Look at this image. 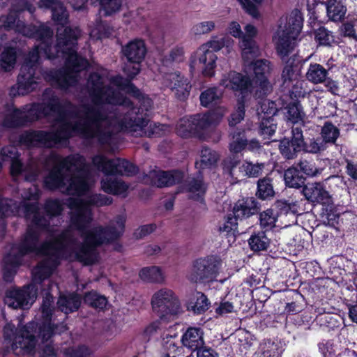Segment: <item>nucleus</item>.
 <instances>
[{"label": "nucleus", "mask_w": 357, "mask_h": 357, "mask_svg": "<svg viewBox=\"0 0 357 357\" xmlns=\"http://www.w3.org/2000/svg\"><path fill=\"white\" fill-rule=\"evenodd\" d=\"M315 38L320 45L326 46L331 45L335 41L332 32L324 27L319 28L317 31Z\"/></svg>", "instance_id": "nucleus-49"}, {"label": "nucleus", "mask_w": 357, "mask_h": 357, "mask_svg": "<svg viewBox=\"0 0 357 357\" xmlns=\"http://www.w3.org/2000/svg\"><path fill=\"white\" fill-rule=\"evenodd\" d=\"M259 55H256L248 59H243V70L248 75L252 73L253 86L259 87V93L265 94L270 89L268 76L271 73V63L264 59H257Z\"/></svg>", "instance_id": "nucleus-8"}, {"label": "nucleus", "mask_w": 357, "mask_h": 357, "mask_svg": "<svg viewBox=\"0 0 357 357\" xmlns=\"http://www.w3.org/2000/svg\"><path fill=\"white\" fill-rule=\"evenodd\" d=\"M183 49L181 47H178L172 51L170 56L172 60L176 61H181L183 59Z\"/></svg>", "instance_id": "nucleus-60"}, {"label": "nucleus", "mask_w": 357, "mask_h": 357, "mask_svg": "<svg viewBox=\"0 0 357 357\" xmlns=\"http://www.w3.org/2000/svg\"><path fill=\"white\" fill-rule=\"evenodd\" d=\"M80 304L81 297L74 293L61 295L57 302L58 307L65 314L77 310Z\"/></svg>", "instance_id": "nucleus-27"}, {"label": "nucleus", "mask_w": 357, "mask_h": 357, "mask_svg": "<svg viewBox=\"0 0 357 357\" xmlns=\"http://www.w3.org/2000/svg\"><path fill=\"white\" fill-rule=\"evenodd\" d=\"M111 35L109 28L102 22H98L96 27L92 29L90 32V38L93 40L102 39Z\"/></svg>", "instance_id": "nucleus-48"}, {"label": "nucleus", "mask_w": 357, "mask_h": 357, "mask_svg": "<svg viewBox=\"0 0 357 357\" xmlns=\"http://www.w3.org/2000/svg\"><path fill=\"white\" fill-rule=\"evenodd\" d=\"M94 1L99 2L105 15H111L115 13L119 10L121 6V0H94Z\"/></svg>", "instance_id": "nucleus-46"}, {"label": "nucleus", "mask_w": 357, "mask_h": 357, "mask_svg": "<svg viewBox=\"0 0 357 357\" xmlns=\"http://www.w3.org/2000/svg\"><path fill=\"white\" fill-rule=\"evenodd\" d=\"M278 218V213L277 211L268 208L260 213L259 220L261 228L265 230H271L276 226V222Z\"/></svg>", "instance_id": "nucleus-37"}, {"label": "nucleus", "mask_w": 357, "mask_h": 357, "mask_svg": "<svg viewBox=\"0 0 357 357\" xmlns=\"http://www.w3.org/2000/svg\"><path fill=\"white\" fill-rule=\"evenodd\" d=\"M64 357H93L90 350L84 347L69 348L66 350Z\"/></svg>", "instance_id": "nucleus-52"}, {"label": "nucleus", "mask_w": 357, "mask_h": 357, "mask_svg": "<svg viewBox=\"0 0 357 357\" xmlns=\"http://www.w3.org/2000/svg\"><path fill=\"white\" fill-rule=\"evenodd\" d=\"M261 119L259 126V134L264 138L268 137L274 134L276 130V123L273 118H265L259 116Z\"/></svg>", "instance_id": "nucleus-43"}, {"label": "nucleus", "mask_w": 357, "mask_h": 357, "mask_svg": "<svg viewBox=\"0 0 357 357\" xmlns=\"http://www.w3.org/2000/svg\"><path fill=\"white\" fill-rule=\"evenodd\" d=\"M148 178L150 179V184L161 188L179 182L183 178V174L178 171L162 172L155 169L149 172Z\"/></svg>", "instance_id": "nucleus-19"}, {"label": "nucleus", "mask_w": 357, "mask_h": 357, "mask_svg": "<svg viewBox=\"0 0 357 357\" xmlns=\"http://www.w3.org/2000/svg\"><path fill=\"white\" fill-rule=\"evenodd\" d=\"M257 211V202L252 198L238 200L233 208L234 218L237 220L248 218Z\"/></svg>", "instance_id": "nucleus-25"}, {"label": "nucleus", "mask_w": 357, "mask_h": 357, "mask_svg": "<svg viewBox=\"0 0 357 357\" xmlns=\"http://www.w3.org/2000/svg\"><path fill=\"white\" fill-rule=\"evenodd\" d=\"M218 158L215 151L204 147L201 150L200 158L196 161L195 165L198 169L211 168L215 165Z\"/></svg>", "instance_id": "nucleus-31"}, {"label": "nucleus", "mask_w": 357, "mask_h": 357, "mask_svg": "<svg viewBox=\"0 0 357 357\" xmlns=\"http://www.w3.org/2000/svg\"><path fill=\"white\" fill-rule=\"evenodd\" d=\"M222 92L216 87H211L204 91L200 95V102L202 106L208 107L215 104L222 97Z\"/></svg>", "instance_id": "nucleus-39"}, {"label": "nucleus", "mask_w": 357, "mask_h": 357, "mask_svg": "<svg viewBox=\"0 0 357 357\" xmlns=\"http://www.w3.org/2000/svg\"><path fill=\"white\" fill-rule=\"evenodd\" d=\"M303 192L305 198L312 202L324 204L331 202V196L328 192L321 183H308L303 188Z\"/></svg>", "instance_id": "nucleus-21"}, {"label": "nucleus", "mask_w": 357, "mask_h": 357, "mask_svg": "<svg viewBox=\"0 0 357 357\" xmlns=\"http://www.w3.org/2000/svg\"><path fill=\"white\" fill-rule=\"evenodd\" d=\"M46 163L47 166L53 165V168L45 178V186L77 197L70 198L67 203L71 211L70 227L60 232L50 226L54 217L62 210L57 200L47 201L46 215L40 216L38 206L40 191L36 185L23 190L20 204L0 194V218L24 217L40 234L47 233L48 241L63 252L66 259L91 264L98 259V245L109 243L123 234L125 217H116L105 229L92 224V206L109 205L112 199L91 193L96 180L91 167L82 156L73 155L61 158L52 153Z\"/></svg>", "instance_id": "nucleus-2"}, {"label": "nucleus", "mask_w": 357, "mask_h": 357, "mask_svg": "<svg viewBox=\"0 0 357 357\" xmlns=\"http://www.w3.org/2000/svg\"><path fill=\"white\" fill-rule=\"evenodd\" d=\"M349 317L353 322L357 324V304L349 305Z\"/></svg>", "instance_id": "nucleus-63"}, {"label": "nucleus", "mask_w": 357, "mask_h": 357, "mask_svg": "<svg viewBox=\"0 0 357 357\" xmlns=\"http://www.w3.org/2000/svg\"><path fill=\"white\" fill-rule=\"evenodd\" d=\"M299 167L301 171L303 172L307 176H313L317 175L318 173V169L312 162L307 161H303L300 162Z\"/></svg>", "instance_id": "nucleus-55"}, {"label": "nucleus", "mask_w": 357, "mask_h": 357, "mask_svg": "<svg viewBox=\"0 0 357 357\" xmlns=\"http://www.w3.org/2000/svg\"><path fill=\"white\" fill-rule=\"evenodd\" d=\"M53 297L46 292L43 297L40 314L35 320L24 326L15 328L6 322L3 328V343L17 356H34L38 351L40 357H54L55 349L50 341L56 333L66 330V326L56 325L52 320Z\"/></svg>", "instance_id": "nucleus-5"}, {"label": "nucleus", "mask_w": 357, "mask_h": 357, "mask_svg": "<svg viewBox=\"0 0 357 357\" xmlns=\"http://www.w3.org/2000/svg\"><path fill=\"white\" fill-rule=\"evenodd\" d=\"M248 100H237V105L234 112L229 119L230 127L235 126L239 123L245 116V104Z\"/></svg>", "instance_id": "nucleus-44"}, {"label": "nucleus", "mask_w": 357, "mask_h": 357, "mask_svg": "<svg viewBox=\"0 0 357 357\" xmlns=\"http://www.w3.org/2000/svg\"><path fill=\"white\" fill-rule=\"evenodd\" d=\"M155 229V225H144L138 228L135 232V236L136 238H142L147 234L153 232Z\"/></svg>", "instance_id": "nucleus-58"}, {"label": "nucleus", "mask_w": 357, "mask_h": 357, "mask_svg": "<svg viewBox=\"0 0 357 357\" xmlns=\"http://www.w3.org/2000/svg\"><path fill=\"white\" fill-rule=\"evenodd\" d=\"M286 117L293 123H303L305 121V114L298 102H294L287 106Z\"/></svg>", "instance_id": "nucleus-36"}, {"label": "nucleus", "mask_w": 357, "mask_h": 357, "mask_svg": "<svg viewBox=\"0 0 357 357\" xmlns=\"http://www.w3.org/2000/svg\"><path fill=\"white\" fill-rule=\"evenodd\" d=\"M234 307L233 304L229 301H225L220 303L216 307L215 312L220 315H225L234 312Z\"/></svg>", "instance_id": "nucleus-57"}, {"label": "nucleus", "mask_w": 357, "mask_h": 357, "mask_svg": "<svg viewBox=\"0 0 357 357\" xmlns=\"http://www.w3.org/2000/svg\"><path fill=\"white\" fill-rule=\"evenodd\" d=\"M326 12L331 20L340 22L343 20L347 8L340 0H328L326 3Z\"/></svg>", "instance_id": "nucleus-30"}, {"label": "nucleus", "mask_w": 357, "mask_h": 357, "mask_svg": "<svg viewBox=\"0 0 357 357\" xmlns=\"http://www.w3.org/2000/svg\"><path fill=\"white\" fill-rule=\"evenodd\" d=\"M153 312L160 317L167 314H175L180 307L179 301L174 291L167 288H162L155 291L151 301Z\"/></svg>", "instance_id": "nucleus-11"}, {"label": "nucleus", "mask_w": 357, "mask_h": 357, "mask_svg": "<svg viewBox=\"0 0 357 357\" xmlns=\"http://www.w3.org/2000/svg\"><path fill=\"white\" fill-rule=\"evenodd\" d=\"M40 8H51L52 18L61 25L57 30L56 45H50L53 31L47 25L40 24L26 26L19 20L17 21V13L27 10L30 13L34 11V6L26 0H19L16 2L8 16L0 17V30L14 29L23 36L36 38L41 41L40 44L31 52L24 63L17 77V82L9 91L10 97L24 96L36 90L40 82V70L38 62L43 57L52 59L61 57L65 60L66 68L59 72H50L45 79L61 89H66L79 82L80 74L87 66L86 59L79 56L76 52V44L80 36V30L75 27H64L68 19V13L63 4L57 0H40Z\"/></svg>", "instance_id": "nucleus-3"}, {"label": "nucleus", "mask_w": 357, "mask_h": 357, "mask_svg": "<svg viewBox=\"0 0 357 357\" xmlns=\"http://www.w3.org/2000/svg\"><path fill=\"white\" fill-rule=\"evenodd\" d=\"M40 233L31 226L17 245L10 247L3 259V278L6 282L13 280L17 269L22 264V257L29 255H40L43 260L32 271V281L22 287H13L8 289L3 302L14 310H28L36 300L38 285L45 281L54 271L62 259H66L63 252L48 240L40 247L38 246Z\"/></svg>", "instance_id": "nucleus-4"}, {"label": "nucleus", "mask_w": 357, "mask_h": 357, "mask_svg": "<svg viewBox=\"0 0 357 357\" xmlns=\"http://www.w3.org/2000/svg\"><path fill=\"white\" fill-rule=\"evenodd\" d=\"M305 76L309 82L313 84H321L326 79L328 71L320 64L311 63Z\"/></svg>", "instance_id": "nucleus-32"}, {"label": "nucleus", "mask_w": 357, "mask_h": 357, "mask_svg": "<svg viewBox=\"0 0 357 357\" xmlns=\"http://www.w3.org/2000/svg\"><path fill=\"white\" fill-rule=\"evenodd\" d=\"M220 85L233 91L237 100H249L254 87L250 75L236 71L224 74Z\"/></svg>", "instance_id": "nucleus-9"}, {"label": "nucleus", "mask_w": 357, "mask_h": 357, "mask_svg": "<svg viewBox=\"0 0 357 357\" xmlns=\"http://www.w3.org/2000/svg\"><path fill=\"white\" fill-rule=\"evenodd\" d=\"M257 195L262 199L273 196L274 191L270 179L263 178L258 181V190Z\"/></svg>", "instance_id": "nucleus-45"}, {"label": "nucleus", "mask_w": 357, "mask_h": 357, "mask_svg": "<svg viewBox=\"0 0 357 357\" xmlns=\"http://www.w3.org/2000/svg\"><path fill=\"white\" fill-rule=\"evenodd\" d=\"M302 26L303 17L298 10L280 17L278 28L273 36V43L282 58L287 56L294 50Z\"/></svg>", "instance_id": "nucleus-7"}, {"label": "nucleus", "mask_w": 357, "mask_h": 357, "mask_svg": "<svg viewBox=\"0 0 357 357\" xmlns=\"http://www.w3.org/2000/svg\"><path fill=\"white\" fill-rule=\"evenodd\" d=\"M16 50L14 47L6 46L0 56V66L4 71H10L16 63Z\"/></svg>", "instance_id": "nucleus-34"}, {"label": "nucleus", "mask_w": 357, "mask_h": 357, "mask_svg": "<svg viewBox=\"0 0 357 357\" xmlns=\"http://www.w3.org/2000/svg\"><path fill=\"white\" fill-rule=\"evenodd\" d=\"M261 112L262 115L259 111L258 114L259 116H265V118H273V116L277 113L278 108L275 102L269 100H264L261 105Z\"/></svg>", "instance_id": "nucleus-51"}, {"label": "nucleus", "mask_w": 357, "mask_h": 357, "mask_svg": "<svg viewBox=\"0 0 357 357\" xmlns=\"http://www.w3.org/2000/svg\"><path fill=\"white\" fill-rule=\"evenodd\" d=\"M303 148V132L298 128L292 129V139H284L281 141L280 150L282 155L287 159L294 158Z\"/></svg>", "instance_id": "nucleus-18"}, {"label": "nucleus", "mask_w": 357, "mask_h": 357, "mask_svg": "<svg viewBox=\"0 0 357 357\" xmlns=\"http://www.w3.org/2000/svg\"><path fill=\"white\" fill-rule=\"evenodd\" d=\"M104 78L93 73L87 81L86 92L93 106L61 107L51 89L45 91L43 104L27 105L22 109L8 107L3 116L5 127L15 128L46 116L54 121L53 130L27 131L20 135V144L26 147H51L63 144L73 135L96 138L101 144H110L114 132L124 130L135 136H153V123L148 126L144 112L152 101L140 93L130 80L116 77L110 86L103 85Z\"/></svg>", "instance_id": "nucleus-1"}, {"label": "nucleus", "mask_w": 357, "mask_h": 357, "mask_svg": "<svg viewBox=\"0 0 357 357\" xmlns=\"http://www.w3.org/2000/svg\"><path fill=\"white\" fill-rule=\"evenodd\" d=\"M92 162L97 169L105 174V178L101 181L102 189L107 193L125 196L128 188V185L114 176H132L137 173V168L127 160L119 158L107 160L101 155L95 156Z\"/></svg>", "instance_id": "nucleus-6"}, {"label": "nucleus", "mask_w": 357, "mask_h": 357, "mask_svg": "<svg viewBox=\"0 0 357 357\" xmlns=\"http://www.w3.org/2000/svg\"><path fill=\"white\" fill-rule=\"evenodd\" d=\"M326 148L323 139H312L306 144H303L304 150L312 153H317L325 150Z\"/></svg>", "instance_id": "nucleus-50"}, {"label": "nucleus", "mask_w": 357, "mask_h": 357, "mask_svg": "<svg viewBox=\"0 0 357 357\" xmlns=\"http://www.w3.org/2000/svg\"><path fill=\"white\" fill-rule=\"evenodd\" d=\"M234 44L235 41L234 39L229 36H225L222 38L212 37L208 41L203 43L202 45L206 46L207 49L211 50L214 53L225 47L227 52L229 53L233 50Z\"/></svg>", "instance_id": "nucleus-28"}, {"label": "nucleus", "mask_w": 357, "mask_h": 357, "mask_svg": "<svg viewBox=\"0 0 357 357\" xmlns=\"http://www.w3.org/2000/svg\"><path fill=\"white\" fill-rule=\"evenodd\" d=\"M319 348L324 357H331L334 353L331 344L328 342L319 344Z\"/></svg>", "instance_id": "nucleus-59"}, {"label": "nucleus", "mask_w": 357, "mask_h": 357, "mask_svg": "<svg viewBox=\"0 0 357 357\" xmlns=\"http://www.w3.org/2000/svg\"><path fill=\"white\" fill-rule=\"evenodd\" d=\"M217 60V55L211 50L201 45L190 56V68L191 70H194L197 61H198L202 65V72L204 76L213 77L215 75Z\"/></svg>", "instance_id": "nucleus-16"}, {"label": "nucleus", "mask_w": 357, "mask_h": 357, "mask_svg": "<svg viewBox=\"0 0 357 357\" xmlns=\"http://www.w3.org/2000/svg\"><path fill=\"white\" fill-rule=\"evenodd\" d=\"M197 357H217L213 351L210 349L199 350Z\"/></svg>", "instance_id": "nucleus-64"}, {"label": "nucleus", "mask_w": 357, "mask_h": 357, "mask_svg": "<svg viewBox=\"0 0 357 357\" xmlns=\"http://www.w3.org/2000/svg\"><path fill=\"white\" fill-rule=\"evenodd\" d=\"M215 27L213 21H202L195 24L191 29V33L195 36L206 34L212 31Z\"/></svg>", "instance_id": "nucleus-47"}, {"label": "nucleus", "mask_w": 357, "mask_h": 357, "mask_svg": "<svg viewBox=\"0 0 357 357\" xmlns=\"http://www.w3.org/2000/svg\"><path fill=\"white\" fill-rule=\"evenodd\" d=\"M144 10L142 8L138 9L135 12H131L130 15L133 17V20L136 22H140L144 20L146 17V14H144Z\"/></svg>", "instance_id": "nucleus-61"}, {"label": "nucleus", "mask_w": 357, "mask_h": 357, "mask_svg": "<svg viewBox=\"0 0 357 357\" xmlns=\"http://www.w3.org/2000/svg\"><path fill=\"white\" fill-rule=\"evenodd\" d=\"M250 249L253 251L266 250L271 243L270 238L266 232L261 231L253 234L248 240Z\"/></svg>", "instance_id": "nucleus-33"}, {"label": "nucleus", "mask_w": 357, "mask_h": 357, "mask_svg": "<svg viewBox=\"0 0 357 357\" xmlns=\"http://www.w3.org/2000/svg\"><path fill=\"white\" fill-rule=\"evenodd\" d=\"M242 6L243 8L251 15L253 18L258 19L260 17V13L257 6L250 0H238Z\"/></svg>", "instance_id": "nucleus-53"}, {"label": "nucleus", "mask_w": 357, "mask_h": 357, "mask_svg": "<svg viewBox=\"0 0 357 357\" xmlns=\"http://www.w3.org/2000/svg\"><path fill=\"white\" fill-rule=\"evenodd\" d=\"M123 53L130 63H135L132 68L128 65L124 68L125 73L132 78L139 73V63L143 61L146 53L144 42L139 39L131 40L123 47Z\"/></svg>", "instance_id": "nucleus-14"}, {"label": "nucleus", "mask_w": 357, "mask_h": 357, "mask_svg": "<svg viewBox=\"0 0 357 357\" xmlns=\"http://www.w3.org/2000/svg\"><path fill=\"white\" fill-rule=\"evenodd\" d=\"M283 349L276 339H266L260 342L257 354L261 357H280Z\"/></svg>", "instance_id": "nucleus-26"}, {"label": "nucleus", "mask_w": 357, "mask_h": 357, "mask_svg": "<svg viewBox=\"0 0 357 357\" xmlns=\"http://www.w3.org/2000/svg\"><path fill=\"white\" fill-rule=\"evenodd\" d=\"M203 335L204 332L200 327H190L182 336V344L192 351L198 350L204 344Z\"/></svg>", "instance_id": "nucleus-23"}, {"label": "nucleus", "mask_w": 357, "mask_h": 357, "mask_svg": "<svg viewBox=\"0 0 357 357\" xmlns=\"http://www.w3.org/2000/svg\"><path fill=\"white\" fill-rule=\"evenodd\" d=\"M261 145L255 139L247 142L243 132L235 131L232 134L231 139L229 143V150L232 153H239L245 149L250 151H257L259 150Z\"/></svg>", "instance_id": "nucleus-20"}, {"label": "nucleus", "mask_w": 357, "mask_h": 357, "mask_svg": "<svg viewBox=\"0 0 357 357\" xmlns=\"http://www.w3.org/2000/svg\"><path fill=\"white\" fill-rule=\"evenodd\" d=\"M220 264L211 258L199 259L194 261L188 274L189 280L196 283H207L216 280Z\"/></svg>", "instance_id": "nucleus-10"}, {"label": "nucleus", "mask_w": 357, "mask_h": 357, "mask_svg": "<svg viewBox=\"0 0 357 357\" xmlns=\"http://www.w3.org/2000/svg\"><path fill=\"white\" fill-rule=\"evenodd\" d=\"M198 116L199 114L193 116H185L181 119L176 128L177 134L182 137H189L205 130V128L199 126Z\"/></svg>", "instance_id": "nucleus-22"}, {"label": "nucleus", "mask_w": 357, "mask_h": 357, "mask_svg": "<svg viewBox=\"0 0 357 357\" xmlns=\"http://www.w3.org/2000/svg\"><path fill=\"white\" fill-rule=\"evenodd\" d=\"M321 137L326 144H334L340 135L339 129L331 123H326L321 128Z\"/></svg>", "instance_id": "nucleus-40"}, {"label": "nucleus", "mask_w": 357, "mask_h": 357, "mask_svg": "<svg viewBox=\"0 0 357 357\" xmlns=\"http://www.w3.org/2000/svg\"><path fill=\"white\" fill-rule=\"evenodd\" d=\"M227 33L231 36L241 39L242 37L243 31L241 26L236 21H231L229 23L227 27Z\"/></svg>", "instance_id": "nucleus-54"}, {"label": "nucleus", "mask_w": 357, "mask_h": 357, "mask_svg": "<svg viewBox=\"0 0 357 357\" xmlns=\"http://www.w3.org/2000/svg\"><path fill=\"white\" fill-rule=\"evenodd\" d=\"M159 325L160 324L158 321L151 323L146 328L144 331L145 334H146L147 335H151L159 328Z\"/></svg>", "instance_id": "nucleus-62"}, {"label": "nucleus", "mask_w": 357, "mask_h": 357, "mask_svg": "<svg viewBox=\"0 0 357 357\" xmlns=\"http://www.w3.org/2000/svg\"><path fill=\"white\" fill-rule=\"evenodd\" d=\"M209 304L208 298L204 294L196 292L193 299L189 303L188 308L195 314H201L208 310Z\"/></svg>", "instance_id": "nucleus-35"}, {"label": "nucleus", "mask_w": 357, "mask_h": 357, "mask_svg": "<svg viewBox=\"0 0 357 357\" xmlns=\"http://www.w3.org/2000/svg\"><path fill=\"white\" fill-rule=\"evenodd\" d=\"M84 301L89 305L100 310L104 309L107 304V298L104 296L97 294L96 291H91L86 294Z\"/></svg>", "instance_id": "nucleus-41"}, {"label": "nucleus", "mask_w": 357, "mask_h": 357, "mask_svg": "<svg viewBox=\"0 0 357 357\" xmlns=\"http://www.w3.org/2000/svg\"><path fill=\"white\" fill-rule=\"evenodd\" d=\"M237 220L231 215H228L223 226L220 227V231L229 233L235 231L237 228Z\"/></svg>", "instance_id": "nucleus-56"}, {"label": "nucleus", "mask_w": 357, "mask_h": 357, "mask_svg": "<svg viewBox=\"0 0 357 357\" xmlns=\"http://www.w3.org/2000/svg\"><path fill=\"white\" fill-rule=\"evenodd\" d=\"M282 79L283 88L289 91L291 96L300 98L306 93L303 89L305 82L301 79V69L291 59L288 61L282 70Z\"/></svg>", "instance_id": "nucleus-12"}, {"label": "nucleus", "mask_w": 357, "mask_h": 357, "mask_svg": "<svg viewBox=\"0 0 357 357\" xmlns=\"http://www.w3.org/2000/svg\"><path fill=\"white\" fill-rule=\"evenodd\" d=\"M284 180L287 186L294 188H301L305 181L304 178L299 175L298 169L294 167L289 168L285 171Z\"/></svg>", "instance_id": "nucleus-38"}, {"label": "nucleus", "mask_w": 357, "mask_h": 357, "mask_svg": "<svg viewBox=\"0 0 357 357\" xmlns=\"http://www.w3.org/2000/svg\"><path fill=\"white\" fill-rule=\"evenodd\" d=\"M238 163V161L235 158H228L223 164L225 172L236 179L243 176L257 177L262 173L264 167V163L254 164L245 160L236 168Z\"/></svg>", "instance_id": "nucleus-15"}, {"label": "nucleus", "mask_w": 357, "mask_h": 357, "mask_svg": "<svg viewBox=\"0 0 357 357\" xmlns=\"http://www.w3.org/2000/svg\"><path fill=\"white\" fill-rule=\"evenodd\" d=\"M227 112L226 107L219 105L208 113L198 116L199 126L205 128L206 130L218 124Z\"/></svg>", "instance_id": "nucleus-24"}, {"label": "nucleus", "mask_w": 357, "mask_h": 357, "mask_svg": "<svg viewBox=\"0 0 357 357\" xmlns=\"http://www.w3.org/2000/svg\"><path fill=\"white\" fill-rule=\"evenodd\" d=\"M160 82L162 87L169 89L178 100H184L190 95V82L178 71L164 73Z\"/></svg>", "instance_id": "nucleus-13"}, {"label": "nucleus", "mask_w": 357, "mask_h": 357, "mask_svg": "<svg viewBox=\"0 0 357 357\" xmlns=\"http://www.w3.org/2000/svg\"><path fill=\"white\" fill-rule=\"evenodd\" d=\"M245 33L239 41V47L241 50L242 58L248 59L256 55H260V50L254 38L257 34V29L251 24H248L244 27Z\"/></svg>", "instance_id": "nucleus-17"}, {"label": "nucleus", "mask_w": 357, "mask_h": 357, "mask_svg": "<svg viewBox=\"0 0 357 357\" xmlns=\"http://www.w3.org/2000/svg\"><path fill=\"white\" fill-rule=\"evenodd\" d=\"M188 191L193 199H198L202 197L206 191V186L202 181V178L199 176L197 178L190 180L188 183Z\"/></svg>", "instance_id": "nucleus-42"}, {"label": "nucleus", "mask_w": 357, "mask_h": 357, "mask_svg": "<svg viewBox=\"0 0 357 357\" xmlns=\"http://www.w3.org/2000/svg\"><path fill=\"white\" fill-rule=\"evenodd\" d=\"M139 278L148 282L162 283L165 280V275L162 269L156 266L143 268L139 273Z\"/></svg>", "instance_id": "nucleus-29"}]
</instances>
